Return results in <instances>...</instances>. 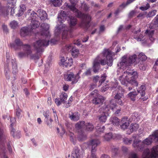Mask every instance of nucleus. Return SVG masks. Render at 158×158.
I'll use <instances>...</instances> for the list:
<instances>
[{"label":"nucleus","instance_id":"nucleus-18","mask_svg":"<svg viewBox=\"0 0 158 158\" xmlns=\"http://www.w3.org/2000/svg\"><path fill=\"white\" fill-rule=\"evenodd\" d=\"M120 127L123 130L127 128L129 126V123L127 117L123 118L120 122Z\"/></svg>","mask_w":158,"mask_h":158},{"label":"nucleus","instance_id":"nucleus-53","mask_svg":"<svg viewBox=\"0 0 158 158\" xmlns=\"http://www.w3.org/2000/svg\"><path fill=\"white\" fill-rule=\"evenodd\" d=\"M109 88L108 85L106 83H103L101 89V90L102 92H104L108 89Z\"/></svg>","mask_w":158,"mask_h":158},{"label":"nucleus","instance_id":"nucleus-42","mask_svg":"<svg viewBox=\"0 0 158 158\" xmlns=\"http://www.w3.org/2000/svg\"><path fill=\"white\" fill-rule=\"evenodd\" d=\"M66 12L63 10H61L60 12V15H59V16L58 17V21L59 23H62L61 22V19H62V18H64L66 16Z\"/></svg>","mask_w":158,"mask_h":158},{"label":"nucleus","instance_id":"nucleus-51","mask_svg":"<svg viewBox=\"0 0 158 158\" xmlns=\"http://www.w3.org/2000/svg\"><path fill=\"white\" fill-rule=\"evenodd\" d=\"M10 25L11 27L13 29H15L18 27V23L15 20L12 21L10 23Z\"/></svg>","mask_w":158,"mask_h":158},{"label":"nucleus","instance_id":"nucleus-6","mask_svg":"<svg viewBox=\"0 0 158 158\" xmlns=\"http://www.w3.org/2000/svg\"><path fill=\"white\" fill-rule=\"evenodd\" d=\"M157 156H158V145L153 147L151 152L148 148L144 149L142 155L143 158H156Z\"/></svg>","mask_w":158,"mask_h":158},{"label":"nucleus","instance_id":"nucleus-40","mask_svg":"<svg viewBox=\"0 0 158 158\" xmlns=\"http://www.w3.org/2000/svg\"><path fill=\"white\" fill-rule=\"evenodd\" d=\"M16 0H7V7L10 9L12 8L16 3Z\"/></svg>","mask_w":158,"mask_h":158},{"label":"nucleus","instance_id":"nucleus-24","mask_svg":"<svg viewBox=\"0 0 158 158\" xmlns=\"http://www.w3.org/2000/svg\"><path fill=\"white\" fill-rule=\"evenodd\" d=\"M12 69V73L15 74L18 72L17 65L16 60L15 58H12L11 60Z\"/></svg>","mask_w":158,"mask_h":158},{"label":"nucleus","instance_id":"nucleus-21","mask_svg":"<svg viewBox=\"0 0 158 158\" xmlns=\"http://www.w3.org/2000/svg\"><path fill=\"white\" fill-rule=\"evenodd\" d=\"M132 146L134 148H137L140 150H142L143 148V146L142 142H141L139 139L134 140Z\"/></svg>","mask_w":158,"mask_h":158},{"label":"nucleus","instance_id":"nucleus-50","mask_svg":"<svg viewBox=\"0 0 158 158\" xmlns=\"http://www.w3.org/2000/svg\"><path fill=\"white\" fill-rule=\"evenodd\" d=\"M123 141L124 143L129 145L132 143V139L131 138L129 139L128 138H125L123 139Z\"/></svg>","mask_w":158,"mask_h":158},{"label":"nucleus","instance_id":"nucleus-33","mask_svg":"<svg viewBox=\"0 0 158 158\" xmlns=\"http://www.w3.org/2000/svg\"><path fill=\"white\" fill-rule=\"evenodd\" d=\"M63 62V67H70L73 64V60L71 58L66 60L65 61H62Z\"/></svg>","mask_w":158,"mask_h":158},{"label":"nucleus","instance_id":"nucleus-34","mask_svg":"<svg viewBox=\"0 0 158 158\" xmlns=\"http://www.w3.org/2000/svg\"><path fill=\"white\" fill-rule=\"evenodd\" d=\"M68 96L67 94L64 92H62L61 93L60 96V99L62 103H65Z\"/></svg>","mask_w":158,"mask_h":158},{"label":"nucleus","instance_id":"nucleus-64","mask_svg":"<svg viewBox=\"0 0 158 158\" xmlns=\"http://www.w3.org/2000/svg\"><path fill=\"white\" fill-rule=\"evenodd\" d=\"M154 23L156 26L158 27V15L154 19Z\"/></svg>","mask_w":158,"mask_h":158},{"label":"nucleus","instance_id":"nucleus-29","mask_svg":"<svg viewBox=\"0 0 158 158\" xmlns=\"http://www.w3.org/2000/svg\"><path fill=\"white\" fill-rule=\"evenodd\" d=\"M29 33V28L27 27H22L20 30V35L22 37H25Z\"/></svg>","mask_w":158,"mask_h":158},{"label":"nucleus","instance_id":"nucleus-5","mask_svg":"<svg viewBox=\"0 0 158 158\" xmlns=\"http://www.w3.org/2000/svg\"><path fill=\"white\" fill-rule=\"evenodd\" d=\"M136 59V55L134 54L127 58V56H124L122 58L121 61L118 64V66H125L126 68H128L127 66L135 62Z\"/></svg>","mask_w":158,"mask_h":158},{"label":"nucleus","instance_id":"nucleus-8","mask_svg":"<svg viewBox=\"0 0 158 158\" xmlns=\"http://www.w3.org/2000/svg\"><path fill=\"white\" fill-rule=\"evenodd\" d=\"M154 141L158 143V131H156L152 135L145 139L143 142V147L144 145H150L152 141Z\"/></svg>","mask_w":158,"mask_h":158},{"label":"nucleus","instance_id":"nucleus-15","mask_svg":"<svg viewBox=\"0 0 158 158\" xmlns=\"http://www.w3.org/2000/svg\"><path fill=\"white\" fill-rule=\"evenodd\" d=\"M105 98L103 96L100 95L97 97L94 98L92 100L93 103L95 105L101 106L103 104Z\"/></svg>","mask_w":158,"mask_h":158},{"label":"nucleus","instance_id":"nucleus-3","mask_svg":"<svg viewBox=\"0 0 158 158\" xmlns=\"http://www.w3.org/2000/svg\"><path fill=\"white\" fill-rule=\"evenodd\" d=\"M64 5L71 10L75 12L76 16L81 19L82 20L80 24L81 26L86 28L89 27V23L91 19L90 15L82 13L73 5H69L67 3H65Z\"/></svg>","mask_w":158,"mask_h":158},{"label":"nucleus","instance_id":"nucleus-59","mask_svg":"<svg viewBox=\"0 0 158 158\" xmlns=\"http://www.w3.org/2000/svg\"><path fill=\"white\" fill-rule=\"evenodd\" d=\"M136 13V11L135 10H131L130 12H129V14H128V17L129 18H132L135 13Z\"/></svg>","mask_w":158,"mask_h":158},{"label":"nucleus","instance_id":"nucleus-13","mask_svg":"<svg viewBox=\"0 0 158 158\" xmlns=\"http://www.w3.org/2000/svg\"><path fill=\"white\" fill-rule=\"evenodd\" d=\"M37 16L36 13L30 9L28 10L25 14L26 17L28 20H31L35 19Z\"/></svg>","mask_w":158,"mask_h":158},{"label":"nucleus","instance_id":"nucleus-44","mask_svg":"<svg viewBox=\"0 0 158 158\" xmlns=\"http://www.w3.org/2000/svg\"><path fill=\"white\" fill-rule=\"evenodd\" d=\"M62 2V0H53L51 1L52 4L55 6H60Z\"/></svg>","mask_w":158,"mask_h":158},{"label":"nucleus","instance_id":"nucleus-45","mask_svg":"<svg viewBox=\"0 0 158 158\" xmlns=\"http://www.w3.org/2000/svg\"><path fill=\"white\" fill-rule=\"evenodd\" d=\"M107 115L105 114L102 113L99 116V120L101 122L105 123L107 119Z\"/></svg>","mask_w":158,"mask_h":158},{"label":"nucleus","instance_id":"nucleus-23","mask_svg":"<svg viewBox=\"0 0 158 158\" xmlns=\"http://www.w3.org/2000/svg\"><path fill=\"white\" fill-rule=\"evenodd\" d=\"M112 105L111 110L113 111V113L115 115L118 114L121 111V108L120 107L116 105L115 103H114V101L113 103H110Z\"/></svg>","mask_w":158,"mask_h":158},{"label":"nucleus","instance_id":"nucleus-48","mask_svg":"<svg viewBox=\"0 0 158 158\" xmlns=\"http://www.w3.org/2000/svg\"><path fill=\"white\" fill-rule=\"evenodd\" d=\"M20 9L19 10V16H21L23 14L24 11L25 10V6L23 5H21L20 6Z\"/></svg>","mask_w":158,"mask_h":158},{"label":"nucleus","instance_id":"nucleus-38","mask_svg":"<svg viewBox=\"0 0 158 158\" xmlns=\"http://www.w3.org/2000/svg\"><path fill=\"white\" fill-rule=\"evenodd\" d=\"M94 128V127L92 124L90 123H86L85 124V129L87 131H91Z\"/></svg>","mask_w":158,"mask_h":158},{"label":"nucleus","instance_id":"nucleus-22","mask_svg":"<svg viewBox=\"0 0 158 158\" xmlns=\"http://www.w3.org/2000/svg\"><path fill=\"white\" fill-rule=\"evenodd\" d=\"M81 154L80 150L77 147L74 148L72 152L71 158H80Z\"/></svg>","mask_w":158,"mask_h":158},{"label":"nucleus","instance_id":"nucleus-9","mask_svg":"<svg viewBox=\"0 0 158 158\" xmlns=\"http://www.w3.org/2000/svg\"><path fill=\"white\" fill-rule=\"evenodd\" d=\"M80 73L81 71H79L75 76L73 73H70L64 75L65 79L67 81H72V83L73 84H75L77 82L78 79L80 78L79 74Z\"/></svg>","mask_w":158,"mask_h":158},{"label":"nucleus","instance_id":"nucleus-56","mask_svg":"<svg viewBox=\"0 0 158 158\" xmlns=\"http://www.w3.org/2000/svg\"><path fill=\"white\" fill-rule=\"evenodd\" d=\"M96 129L97 130L98 132H103L105 129V127L103 126L99 127V126H98L97 127Z\"/></svg>","mask_w":158,"mask_h":158},{"label":"nucleus","instance_id":"nucleus-31","mask_svg":"<svg viewBox=\"0 0 158 158\" xmlns=\"http://www.w3.org/2000/svg\"><path fill=\"white\" fill-rule=\"evenodd\" d=\"M39 25V22L36 20H31V23L30 24L31 29V30L35 29L38 27Z\"/></svg>","mask_w":158,"mask_h":158},{"label":"nucleus","instance_id":"nucleus-35","mask_svg":"<svg viewBox=\"0 0 158 158\" xmlns=\"http://www.w3.org/2000/svg\"><path fill=\"white\" fill-rule=\"evenodd\" d=\"M138 94L135 91L134 92H131L127 94V96L131 100L134 101L135 100L136 96Z\"/></svg>","mask_w":158,"mask_h":158},{"label":"nucleus","instance_id":"nucleus-11","mask_svg":"<svg viewBox=\"0 0 158 158\" xmlns=\"http://www.w3.org/2000/svg\"><path fill=\"white\" fill-rule=\"evenodd\" d=\"M73 30L70 28L68 27L65 24H63L61 26V31L62 32V38L63 39H65L70 37V34Z\"/></svg>","mask_w":158,"mask_h":158},{"label":"nucleus","instance_id":"nucleus-20","mask_svg":"<svg viewBox=\"0 0 158 158\" xmlns=\"http://www.w3.org/2000/svg\"><path fill=\"white\" fill-rule=\"evenodd\" d=\"M85 122L83 121H81L78 122L75 125V128L78 132L83 131V130L85 129Z\"/></svg>","mask_w":158,"mask_h":158},{"label":"nucleus","instance_id":"nucleus-36","mask_svg":"<svg viewBox=\"0 0 158 158\" xmlns=\"http://www.w3.org/2000/svg\"><path fill=\"white\" fill-rule=\"evenodd\" d=\"M139 125L136 123H132L130 126L129 129L130 133H131L134 131H137L139 128Z\"/></svg>","mask_w":158,"mask_h":158},{"label":"nucleus","instance_id":"nucleus-43","mask_svg":"<svg viewBox=\"0 0 158 158\" xmlns=\"http://www.w3.org/2000/svg\"><path fill=\"white\" fill-rule=\"evenodd\" d=\"M62 23H60V25L59 27H56V29L55 31V34L56 36H57L60 33L61 31V26L63 25Z\"/></svg>","mask_w":158,"mask_h":158},{"label":"nucleus","instance_id":"nucleus-1","mask_svg":"<svg viewBox=\"0 0 158 158\" xmlns=\"http://www.w3.org/2000/svg\"><path fill=\"white\" fill-rule=\"evenodd\" d=\"M124 66H118L120 67V68L117 70L118 75L122 74L119 77V80L121 84L125 85L126 84L127 82H128L134 86H138V83L136 80V78L137 77V73L131 70H128L127 68V70L123 73V69H122L124 68Z\"/></svg>","mask_w":158,"mask_h":158},{"label":"nucleus","instance_id":"nucleus-57","mask_svg":"<svg viewBox=\"0 0 158 158\" xmlns=\"http://www.w3.org/2000/svg\"><path fill=\"white\" fill-rule=\"evenodd\" d=\"M29 56H30L31 58L32 59H34L35 60L38 59L39 58V56L37 55V54H32V53Z\"/></svg>","mask_w":158,"mask_h":158},{"label":"nucleus","instance_id":"nucleus-49","mask_svg":"<svg viewBox=\"0 0 158 158\" xmlns=\"http://www.w3.org/2000/svg\"><path fill=\"white\" fill-rule=\"evenodd\" d=\"M113 135L112 133H109L106 134L104 136L105 140L108 141L111 139L112 138Z\"/></svg>","mask_w":158,"mask_h":158},{"label":"nucleus","instance_id":"nucleus-52","mask_svg":"<svg viewBox=\"0 0 158 158\" xmlns=\"http://www.w3.org/2000/svg\"><path fill=\"white\" fill-rule=\"evenodd\" d=\"M156 12V10H153L149 12V13L146 15L147 18H150L154 16Z\"/></svg>","mask_w":158,"mask_h":158},{"label":"nucleus","instance_id":"nucleus-7","mask_svg":"<svg viewBox=\"0 0 158 158\" xmlns=\"http://www.w3.org/2000/svg\"><path fill=\"white\" fill-rule=\"evenodd\" d=\"M100 143L99 141L97 139H92L89 142V146L91 148L90 158H98L96 154L97 147Z\"/></svg>","mask_w":158,"mask_h":158},{"label":"nucleus","instance_id":"nucleus-47","mask_svg":"<svg viewBox=\"0 0 158 158\" xmlns=\"http://www.w3.org/2000/svg\"><path fill=\"white\" fill-rule=\"evenodd\" d=\"M18 55L19 57L21 58H23L29 56L24 51V52H19L18 53Z\"/></svg>","mask_w":158,"mask_h":158},{"label":"nucleus","instance_id":"nucleus-27","mask_svg":"<svg viewBox=\"0 0 158 158\" xmlns=\"http://www.w3.org/2000/svg\"><path fill=\"white\" fill-rule=\"evenodd\" d=\"M111 90H115V91L118 90H122V88L118 85V83L116 81L115 82H113L111 84L110 87Z\"/></svg>","mask_w":158,"mask_h":158},{"label":"nucleus","instance_id":"nucleus-58","mask_svg":"<svg viewBox=\"0 0 158 158\" xmlns=\"http://www.w3.org/2000/svg\"><path fill=\"white\" fill-rule=\"evenodd\" d=\"M144 36L142 34H140L139 36L134 37V38L136 40L138 41H140L143 40Z\"/></svg>","mask_w":158,"mask_h":158},{"label":"nucleus","instance_id":"nucleus-32","mask_svg":"<svg viewBox=\"0 0 158 158\" xmlns=\"http://www.w3.org/2000/svg\"><path fill=\"white\" fill-rule=\"evenodd\" d=\"M146 87L144 85H141L139 88L137 90L138 93H140L141 96H143L145 95Z\"/></svg>","mask_w":158,"mask_h":158},{"label":"nucleus","instance_id":"nucleus-60","mask_svg":"<svg viewBox=\"0 0 158 158\" xmlns=\"http://www.w3.org/2000/svg\"><path fill=\"white\" fill-rule=\"evenodd\" d=\"M91 69H87L84 73V76H90L91 75Z\"/></svg>","mask_w":158,"mask_h":158},{"label":"nucleus","instance_id":"nucleus-28","mask_svg":"<svg viewBox=\"0 0 158 158\" xmlns=\"http://www.w3.org/2000/svg\"><path fill=\"white\" fill-rule=\"evenodd\" d=\"M70 27H69L73 30V27L75 26L77 23V19L75 17H71L70 19Z\"/></svg>","mask_w":158,"mask_h":158},{"label":"nucleus","instance_id":"nucleus-39","mask_svg":"<svg viewBox=\"0 0 158 158\" xmlns=\"http://www.w3.org/2000/svg\"><path fill=\"white\" fill-rule=\"evenodd\" d=\"M110 122H111L113 124L116 125H118L119 124V120L117 117H113L110 118Z\"/></svg>","mask_w":158,"mask_h":158},{"label":"nucleus","instance_id":"nucleus-10","mask_svg":"<svg viewBox=\"0 0 158 158\" xmlns=\"http://www.w3.org/2000/svg\"><path fill=\"white\" fill-rule=\"evenodd\" d=\"M124 89L122 90H118L113 92V95L114 96V98L116 100L118 103L120 105H123V103L121 99L124 97Z\"/></svg>","mask_w":158,"mask_h":158},{"label":"nucleus","instance_id":"nucleus-37","mask_svg":"<svg viewBox=\"0 0 158 158\" xmlns=\"http://www.w3.org/2000/svg\"><path fill=\"white\" fill-rule=\"evenodd\" d=\"M86 137V135L84 134L83 131L78 132V139L79 141L85 140Z\"/></svg>","mask_w":158,"mask_h":158},{"label":"nucleus","instance_id":"nucleus-62","mask_svg":"<svg viewBox=\"0 0 158 158\" xmlns=\"http://www.w3.org/2000/svg\"><path fill=\"white\" fill-rule=\"evenodd\" d=\"M9 72V69L8 68H7V69H6V67H5V69L4 70V72L6 76V77L7 78H8V79L10 78V76L8 74V72Z\"/></svg>","mask_w":158,"mask_h":158},{"label":"nucleus","instance_id":"nucleus-2","mask_svg":"<svg viewBox=\"0 0 158 158\" xmlns=\"http://www.w3.org/2000/svg\"><path fill=\"white\" fill-rule=\"evenodd\" d=\"M104 56H106V60L102 59L98 60V57H97L95 59L93 63V70L95 73H97L100 68V64L102 65L107 64L109 66L112 65L113 62L112 58L113 53L109 50H106L103 52Z\"/></svg>","mask_w":158,"mask_h":158},{"label":"nucleus","instance_id":"nucleus-55","mask_svg":"<svg viewBox=\"0 0 158 158\" xmlns=\"http://www.w3.org/2000/svg\"><path fill=\"white\" fill-rule=\"evenodd\" d=\"M91 94L94 97H97L100 96V94L98 93V91L97 89H95L92 91L91 93Z\"/></svg>","mask_w":158,"mask_h":158},{"label":"nucleus","instance_id":"nucleus-17","mask_svg":"<svg viewBox=\"0 0 158 158\" xmlns=\"http://www.w3.org/2000/svg\"><path fill=\"white\" fill-rule=\"evenodd\" d=\"M11 123L10 124V126L12 127L11 131V134L13 135V137L14 138L16 137L17 138H19L20 136V133L19 131L15 132V129L12 127L13 126V123L12 121H15V119L14 118H11L10 119Z\"/></svg>","mask_w":158,"mask_h":158},{"label":"nucleus","instance_id":"nucleus-16","mask_svg":"<svg viewBox=\"0 0 158 158\" xmlns=\"http://www.w3.org/2000/svg\"><path fill=\"white\" fill-rule=\"evenodd\" d=\"M23 45V42L19 38L16 39L15 40V43L10 44V46L11 48L15 50L19 49V47Z\"/></svg>","mask_w":158,"mask_h":158},{"label":"nucleus","instance_id":"nucleus-19","mask_svg":"<svg viewBox=\"0 0 158 158\" xmlns=\"http://www.w3.org/2000/svg\"><path fill=\"white\" fill-rule=\"evenodd\" d=\"M80 115L77 112H70L69 113V117L73 121H77L79 120Z\"/></svg>","mask_w":158,"mask_h":158},{"label":"nucleus","instance_id":"nucleus-61","mask_svg":"<svg viewBox=\"0 0 158 158\" xmlns=\"http://www.w3.org/2000/svg\"><path fill=\"white\" fill-rule=\"evenodd\" d=\"M82 6L83 9L87 11L89 10V7L86 3L82 4Z\"/></svg>","mask_w":158,"mask_h":158},{"label":"nucleus","instance_id":"nucleus-12","mask_svg":"<svg viewBox=\"0 0 158 158\" xmlns=\"http://www.w3.org/2000/svg\"><path fill=\"white\" fill-rule=\"evenodd\" d=\"M43 29L41 32V35L42 36H45V38H48L50 39V35L48 30L49 28V25L45 23H42L40 26Z\"/></svg>","mask_w":158,"mask_h":158},{"label":"nucleus","instance_id":"nucleus-46","mask_svg":"<svg viewBox=\"0 0 158 158\" xmlns=\"http://www.w3.org/2000/svg\"><path fill=\"white\" fill-rule=\"evenodd\" d=\"M147 15L146 12H143L140 13L137 16L139 19H143L145 18Z\"/></svg>","mask_w":158,"mask_h":158},{"label":"nucleus","instance_id":"nucleus-4","mask_svg":"<svg viewBox=\"0 0 158 158\" xmlns=\"http://www.w3.org/2000/svg\"><path fill=\"white\" fill-rule=\"evenodd\" d=\"M49 39L45 38L39 40L33 44V46L37 53L41 54L44 51V47H47L49 45Z\"/></svg>","mask_w":158,"mask_h":158},{"label":"nucleus","instance_id":"nucleus-54","mask_svg":"<svg viewBox=\"0 0 158 158\" xmlns=\"http://www.w3.org/2000/svg\"><path fill=\"white\" fill-rule=\"evenodd\" d=\"M74 48V47H73V45L72 44L67 45L65 46L64 48L65 50L64 51H72L73 48Z\"/></svg>","mask_w":158,"mask_h":158},{"label":"nucleus","instance_id":"nucleus-63","mask_svg":"<svg viewBox=\"0 0 158 158\" xmlns=\"http://www.w3.org/2000/svg\"><path fill=\"white\" fill-rule=\"evenodd\" d=\"M43 114L46 119H48L49 115V111H44L43 113Z\"/></svg>","mask_w":158,"mask_h":158},{"label":"nucleus","instance_id":"nucleus-14","mask_svg":"<svg viewBox=\"0 0 158 158\" xmlns=\"http://www.w3.org/2000/svg\"><path fill=\"white\" fill-rule=\"evenodd\" d=\"M113 100H111L107 104L106 103L105 104L102 108H101L100 110L102 111L103 113L105 114L108 115L110 109H111V107L112 105L110 103L113 102Z\"/></svg>","mask_w":158,"mask_h":158},{"label":"nucleus","instance_id":"nucleus-25","mask_svg":"<svg viewBox=\"0 0 158 158\" xmlns=\"http://www.w3.org/2000/svg\"><path fill=\"white\" fill-rule=\"evenodd\" d=\"M23 50L29 55L32 53L31 45L29 44H23L22 46Z\"/></svg>","mask_w":158,"mask_h":158},{"label":"nucleus","instance_id":"nucleus-41","mask_svg":"<svg viewBox=\"0 0 158 158\" xmlns=\"http://www.w3.org/2000/svg\"><path fill=\"white\" fill-rule=\"evenodd\" d=\"M71 53L72 56L74 58L77 57L79 54L78 49L75 47L73 48Z\"/></svg>","mask_w":158,"mask_h":158},{"label":"nucleus","instance_id":"nucleus-30","mask_svg":"<svg viewBox=\"0 0 158 158\" xmlns=\"http://www.w3.org/2000/svg\"><path fill=\"white\" fill-rule=\"evenodd\" d=\"M146 35L148 36L151 41L153 42L154 39L152 37L154 33V31L153 30H146L145 32Z\"/></svg>","mask_w":158,"mask_h":158},{"label":"nucleus","instance_id":"nucleus-26","mask_svg":"<svg viewBox=\"0 0 158 158\" xmlns=\"http://www.w3.org/2000/svg\"><path fill=\"white\" fill-rule=\"evenodd\" d=\"M39 16L41 20H45L47 18V14L46 11L43 10H38Z\"/></svg>","mask_w":158,"mask_h":158}]
</instances>
